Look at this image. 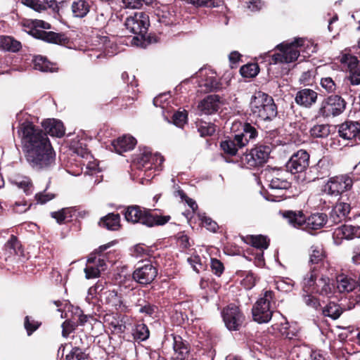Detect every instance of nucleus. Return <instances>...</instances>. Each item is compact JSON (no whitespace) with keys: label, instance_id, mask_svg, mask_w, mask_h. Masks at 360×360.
<instances>
[{"label":"nucleus","instance_id":"1","mask_svg":"<svg viewBox=\"0 0 360 360\" xmlns=\"http://www.w3.org/2000/svg\"><path fill=\"white\" fill-rule=\"evenodd\" d=\"M44 130L30 122H24L18 129L25 159L37 172H47L56 165V152L48 137L60 138L65 134L63 123L56 119L42 122Z\"/></svg>","mask_w":360,"mask_h":360},{"label":"nucleus","instance_id":"2","mask_svg":"<svg viewBox=\"0 0 360 360\" xmlns=\"http://www.w3.org/2000/svg\"><path fill=\"white\" fill-rule=\"evenodd\" d=\"M250 108V115L256 119V123L271 122L278 115L274 98L262 91H258L252 96Z\"/></svg>","mask_w":360,"mask_h":360},{"label":"nucleus","instance_id":"3","mask_svg":"<svg viewBox=\"0 0 360 360\" xmlns=\"http://www.w3.org/2000/svg\"><path fill=\"white\" fill-rule=\"evenodd\" d=\"M150 25L149 17L143 12L135 13L134 15L128 17L124 22L126 29L134 34L131 42L133 44L146 47L152 42L150 36H147V32Z\"/></svg>","mask_w":360,"mask_h":360},{"label":"nucleus","instance_id":"4","mask_svg":"<svg viewBox=\"0 0 360 360\" xmlns=\"http://www.w3.org/2000/svg\"><path fill=\"white\" fill-rule=\"evenodd\" d=\"M123 214L127 221L133 224L140 223L148 227L163 226L171 219L169 215L160 216L157 214L152 213L150 210H147L139 205L127 207Z\"/></svg>","mask_w":360,"mask_h":360},{"label":"nucleus","instance_id":"5","mask_svg":"<svg viewBox=\"0 0 360 360\" xmlns=\"http://www.w3.org/2000/svg\"><path fill=\"white\" fill-rule=\"evenodd\" d=\"M282 215L292 226L300 228L304 225V229L307 231L318 230L328 221V216L325 213H314L307 219L302 211L287 210L283 212Z\"/></svg>","mask_w":360,"mask_h":360},{"label":"nucleus","instance_id":"6","mask_svg":"<svg viewBox=\"0 0 360 360\" xmlns=\"http://www.w3.org/2000/svg\"><path fill=\"white\" fill-rule=\"evenodd\" d=\"M274 292L266 290L254 304L252 309L253 321L262 324L269 323L274 312Z\"/></svg>","mask_w":360,"mask_h":360},{"label":"nucleus","instance_id":"7","mask_svg":"<svg viewBox=\"0 0 360 360\" xmlns=\"http://www.w3.org/2000/svg\"><path fill=\"white\" fill-rule=\"evenodd\" d=\"M309 164V154L305 150L294 153L285 164L286 170L295 175L298 183L307 181L306 170Z\"/></svg>","mask_w":360,"mask_h":360},{"label":"nucleus","instance_id":"8","mask_svg":"<svg viewBox=\"0 0 360 360\" xmlns=\"http://www.w3.org/2000/svg\"><path fill=\"white\" fill-rule=\"evenodd\" d=\"M271 153V148L266 145H256L248 153L240 157L242 167L255 168L263 166L268 160Z\"/></svg>","mask_w":360,"mask_h":360},{"label":"nucleus","instance_id":"9","mask_svg":"<svg viewBox=\"0 0 360 360\" xmlns=\"http://www.w3.org/2000/svg\"><path fill=\"white\" fill-rule=\"evenodd\" d=\"M347 102L340 96L333 94L325 98L317 110L316 117H335L341 115L345 110Z\"/></svg>","mask_w":360,"mask_h":360},{"label":"nucleus","instance_id":"10","mask_svg":"<svg viewBox=\"0 0 360 360\" xmlns=\"http://www.w3.org/2000/svg\"><path fill=\"white\" fill-rule=\"evenodd\" d=\"M34 27L30 31V33L34 38L59 45H65L69 42V38L67 37L65 34L56 33L51 31L47 32L37 29V27H40L49 30L51 28L49 23L43 20H37L34 21Z\"/></svg>","mask_w":360,"mask_h":360},{"label":"nucleus","instance_id":"11","mask_svg":"<svg viewBox=\"0 0 360 360\" xmlns=\"http://www.w3.org/2000/svg\"><path fill=\"white\" fill-rule=\"evenodd\" d=\"M302 39H295L290 44L281 43L277 45L276 47L281 53L272 55L270 63H289L295 61L300 56L297 47L302 46Z\"/></svg>","mask_w":360,"mask_h":360},{"label":"nucleus","instance_id":"12","mask_svg":"<svg viewBox=\"0 0 360 360\" xmlns=\"http://www.w3.org/2000/svg\"><path fill=\"white\" fill-rule=\"evenodd\" d=\"M158 276V269L151 261L139 262L132 274L134 281L141 285H147L153 282Z\"/></svg>","mask_w":360,"mask_h":360},{"label":"nucleus","instance_id":"13","mask_svg":"<svg viewBox=\"0 0 360 360\" xmlns=\"http://www.w3.org/2000/svg\"><path fill=\"white\" fill-rule=\"evenodd\" d=\"M221 314L228 330L231 331L240 330L245 320V316L238 306L230 304L223 309Z\"/></svg>","mask_w":360,"mask_h":360},{"label":"nucleus","instance_id":"14","mask_svg":"<svg viewBox=\"0 0 360 360\" xmlns=\"http://www.w3.org/2000/svg\"><path fill=\"white\" fill-rule=\"evenodd\" d=\"M353 186V180L348 174L331 177L328 179L326 188L330 195L338 196L349 191Z\"/></svg>","mask_w":360,"mask_h":360},{"label":"nucleus","instance_id":"15","mask_svg":"<svg viewBox=\"0 0 360 360\" xmlns=\"http://www.w3.org/2000/svg\"><path fill=\"white\" fill-rule=\"evenodd\" d=\"M338 134L345 140L355 139L360 143V123L356 121L348 120L339 124Z\"/></svg>","mask_w":360,"mask_h":360},{"label":"nucleus","instance_id":"16","mask_svg":"<svg viewBox=\"0 0 360 360\" xmlns=\"http://www.w3.org/2000/svg\"><path fill=\"white\" fill-rule=\"evenodd\" d=\"M221 104V97L219 95H208L199 102L198 109L201 114L212 115L219 110Z\"/></svg>","mask_w":360,"mask_h":360},{"label":"nucleus","instance_id":"17","mask_svg":"<svg viewBox=\"0 0 360 360\" xmlns=\"http://www.w3.org/2000/svg\"><path fill=\"white\" fill-rule=\"evenodd\" d=\"M350 210L351 206L349 203L337 202L330 212L328 222L331 223V225L341 223L348 217Z\"/></svg>","mask_w":360,"mask_h":360},{"label":"nucleus","instance_id":"18","mask_svg":"<svg viewBox=\"0 0 360 360\" xmlns=\"http://www.w3.org/2000/svg\"><path fill=\"white\" fill-rule=\"evenodd\" d=\"M332 165L333 162L329 157H323L314 166L310 168V172L314 173L315 176L311 179H307V181L309 182L328 176Z\"/></svg>","mask_w":360,"mask_h":360},{"label":"nucleus","instance_id":"19","mask_svg":"<svg viewBox=\"0 0 360 360\" xmlns=\"http://www.w3.org/2000/svg\"><path fill=\"white\" fill-rule=\"evenodd\" d=\"M318 98V93L311 89H302L295 96V102L300 107L310 108L314 105Z\"/></svg>","mask_w":360,"mask_h":360},{"label":"nucleus","instance_id":"20","mask_svg":"<svg viewBox=\"0 0 360 360\" xmlns=\"http://www.w3.org/2000/svg\"><path fill=\"white\" fill-rule=\"evenodd\" d=\"M290 182L287 179L280 177H274L269 184L271 192H268L266 199L270 201H280L283 198L282 195H276V191L287 190L290 187Z\"/></svg>","mask_w":360,"mask_h":360},{"label":"nucleus","instance_id":"21","mask_svg":"<svg viewBox=\"0 0 360 360\" xmlns=\"http://www.w3.org/2000/svg\"><path fill=\"white\" fill-rule=\"evenodd\" d=\"M360 226L343 224L336 228L333 236L335 239L352 240L354 238H360Z\"/></svg>","mask_w":360,"mask_h":360},{"label":"nucleus","instance_id":"22","mask_svg":"<svg viewBox=\"0 0 360 360\" xmlns=\"http://www.w3.org/2000/svg\"><path fill=\"white\" fill-rule=\"evenodd\" d=\"M137 141L131 136L124 135L112 141V146L118 154L132 150Z\"/></svg>","mask_w":360,"mask_h":360},{"label":"nucleus","instance_id":"23","mask_svg":"<svg viewBox=\"0 0 360 360\" xmlns=\"http://www.w3.org/2000/svg\"><path fill=\"white\" fill-rule=\"evenodd\" d=\"M173 349L177 360H186L189 357V345L179 335H173Z\"/></svg>","mask_w":360,"mask_h":360},{"label":"nucleus","instance_id":"24","mask_svg":"<svg viewBox=\"0 0 360 360\" xmlns=\"http://www.w3.org/2000/svg\"><path fill=\"white\" fill-rule=\"evenodd\" d=\"M243 131L236 134L238 143L245 146L250 141H255L258 136L257 129L250 123L245 122L242 126Z\"/></svg>","mask_w":360,"mask_h":360},{"label":"nucleus","instance_id":"25","mask_svg":"<svg viewBox=\"0 0 360 360\" xmlns=\"http://www.w3.org/2000/svg\"><path fill=\"white\" fill-rule=\"evenodd\" d=\"M98 225L110 231H117L120 227V216L119 214L109 213L101 218Z\"/></svg>","mask_w":360,"mask_h":360},{"label":"nucleus","instance_id":"26","mask_svg":"<svg viewBox=\"0 0 360 360\" xmlns=\"http://www.w3.org/2000/svg\"><path fill=\"white\" fill-rule=\"evenodd\" d=\"M150 155V149L144 147L142 150H140V153L135 155L133 162L134 165L139 169H151V165L149 162V158Z\"/></svg>","mask_w":360,"mask_h":360},{"label":"nucleus","instance_id":"27","mask_svg":"<svg viewBox=\"0 0 360 360\" xmlns=\"http://www.w3.org/2000/svg\"><path fill=\"white\" fill-rule=\"evenodd\" d=\"M238 139L236 134L233 137H228L220 143L221 149L229 155H236L238 150L244 147V145L238 143Z\"/></svg>","mask_w":360,"mask_h":360},{"label":"nucleus","instance_id":"28","mask_svg":"<svg viewBox=\"0 0 360 360\" xmlns=\"http://www.w3.org/2000/svg\"><path fill=\"white\" fill-rule=\"evenodd\" d=\"M357 287V282L353 278L340 275L337 277V288L340 292H349Z\"/></svg>","mask_w":360,"mask_h":360},{"label":"nucleus","instance_id":"29","mask_svg":"<svg viewBox=\"0 0 360 360\" xmlns=\"http://www.w3.org/2000/svg\"><path fill=\"white\" fill-rule=\"evenodd\" d=\"M71 9L75 18H82L89 12L90 4L88 0H74Z\"/></svg>","mask_w":360,"mask_h":360},{"label":"nucleus","instance_id":"30","mask_svg":"<svg viewBox=\"0 0 360 360\" xmlns=\"http://www.w3.org/2000/svg\"><path fill=\"white\" fill-rule=\"evenodd\" d=\"M4 250L8 257L22 255L23 250L18 238L12 235L4 245Z\"/></svg>","mask_w":360,"mask_h":360},{"label":"nucleus","instance_id":"31","mask_svg":"<svg viewBox=\"0 0 360 360\" xmlns=\"http://www.w3.org/2000/svg\"><path fill=\"white\" fill-rule=\"evenodd\" d=\"M316 271V267H311L303 278L302 290L306 293H314V288L317 282Z\"/></svg>","mask_w":360,"mask_h":360},{"label":"nucleus","instance_id":"32","mask_svg":"<svg viewBox=\"0 0 360 360\" xmlns=\"http://www.w3.org/2000/svg\"><path fill=\"white\" fill-rule=\"evenodd\" d=\"M77 339L82 343V340L80 337L75 338V345L72 347L70 353L66 355V360H88L89 354H86L84 349L78 345Z\"/></svg>","mask_w":360,"mask_h":360},{"label":"nucleus","instance_id":"33","mask_svg":"<svg viewBox=\"0 0 360 360\" xmlns=\"http://www.w3.org/2000/svg\"><path fill=\"white\" fill-rule=\"evenodd\" d=\"M101 292V299L105 304L112 307L120 306L122 304L121 297L118 296L117 292L115 290H106L99 291Z\"/></svg>","mask_w":360,"mask_h":360},{"label":"nucleus","instance_id":"34","mask_svg":"<svg viewBox=\"0 0 360 360\" xmlns=\"http://www.w3.org/2000/svg\"><path fill=\"white\" fill-rule=\"evenodd\" d=\"M310 250L309 263L310 264L322 265L326 257L323 247L314 245L311 247Z\"/></svg>","mask_w":360,"mask_h":360},{"label":"nucleus","instance_id":"35","mask_svg":"<svg viewBox=\"0 0 360 360\" xmlns=\"http://www.w3.org/2000/svg\"><path fill=\"white\" fill-rule=\"evenodd\" d=\"M0 46L8 51L17 52L21 49V43L10 36H0Z\"/></svg>","mask_w":360,"mask_h":360},{"label":"nucleus","instance_id":"36","mask_svg":"<svg viewBox=\"0 0 360 360\" xmlns=\"http://www.w3.org/2000/svg\"><path fill=\"white\" fill-rule=\"evenodd\" d=\"M340 62L342 68L349 72L359 67L358 58L349 53H342L340 56Z\"/></svg>","mask_w":360,"mask_h":360},{"label":"nucleus","instance_id":"37","mask_svg":"<svg viewBox=\"0 0 360 360\" xmlns=\"http://www.w3.org/2000/svg\"><path fill=\"white\" fill-rule=\"evenodd\" d=\"M342 312V308L334 302H330L322 309V314L333 320L338 319Z\"/></svg>","mask_w":360,"mask_h":360},{"label":"nucleus","instance_id":"38","mask_svg":"<svg viewBox=\"0 0 360 360\" xmlns=\"http://www.w3.org/2000/svg\"><path fill=\"white\" fill-rule=\"evenodd\" d=\"M132 335L136 341L143 342L149 338L150 331L145 323H138L132 329Z\"/></svg>","mask_w":360,"mask_h":360},{"label":"nucleus","instance_id":"39","mask_svg":"<svg viewBox=\"0 0 360 360\" xmlns=\"http://www.w3.org/2000/svg\"><path fill=\"white\" fill-rule=\"evenodd\" d=\"M195 124L198 131L202 137L211 136L216 131V125L212 122L200 120L195 122Z\"/></svg>","mask_w":360,"mask_h":360},{"label":"nucleus","instance_id":"40","mask_svg":"<svg viewBox=\"0 0 360 360\" xmlns=\"http://www.w3.org/2000/svg\"><path fill=\"white\" fill-rule=\"evenodd\" d=\"M34 68L41 72H53V64L46 57L37 56L33 60Z\"/></svg>","mask_w":360,"mask_h":360},{"label":"nucleus","instance_id":"41","mask_svg":"<svg viewBox=\"0 0 360 360\" xmlns=\"http://www.w3.org/2000/svg\"><path fill=\"white\" fill-rule=\"evenodd\" d=\"M332 292V288L329 283L328 278L321 277L317 280L314 293H318L321 295H328Z\"/></svg>","mask_w":360,"mask_h":360},{"label":"nucleus","instance_id":"42","mask_svg":"<svg viewBox=\"0 0 360 360\" xmlns=\"http://www.w3.org/2000/svg\"><path fill=\"white\" fill-rule=\"evenodd\" d=\"M96 262V257H93L91 254L87 259V264L84 269L85 277L87 279L97 278L100 276V271L97 267L94 264Z\"/></svg>","mask_w":360,"mask_h":360},{"label":"nucleus","instance_id":"43","mask_svg":"<svg viewBox=\"0 0 360 360\" xmlns=\"http://www.w3.org/2000/svg\"><path fill=\"white\" fill-rule=\"evenodd\" d=\"M13 182L18 188L23 189L26 195H30L32 193V184L29 177H16Z\"/></svg>","mask_w":360,"mask_h":360},{"label":"nucleus","instance_id":"44","mask_svg":"<svg viewBox=\"0 0 360 360\" xmlns=\"http://www.w3.org/2000/svg\"><path fill=\"white\" fill-rule=\"evenodd\" d=\"M253 247L258 249H267L269 245V240L262 235L251 236L249 242Z\"/></svg>","mask_w":360,"mask_h":360},{"label":"nucleus","instance_id":"45","mask_svg":"<svg viewBox=\"0 0 360 360\" xmlns=\"http://www.w3.org/2000/svg\"><path fill=\"white\" fill-rule=\"evenodd\" d=\"M310 134L315 138H325L330 134V127L328 124L314 125L310 129Z\"/></svg>","mask_w":360,"mask_h":360},{"label":"nucleus","instance_id":"46","mask_svg":"<svg viewBox=\"0 0 360 360\" xmlns=\"http://www.w3.org/2000/svg\"><path fill=\"white\" fill-rule=\"evenodd\" d=\"M200 86L205 87V90L209 91H214L221 88V84L214 76H208L200 84Z\"/></svg>","mask_w":360,"mask_h":360},{"label":"nucleus","instance_id":"47","mask_svg":"<svg viewBox=\"0 0 360 360\" xmlns=\"http://www.w3.org/2000/svg\"><path fill=\"white\" fill-rule=\"evenodd\" d=\"M240 72L243 77H254L259 73V67L255 63L246 64L240 68Z\"/></svg>","mask_w":360,"mask_h":360},{"label":"nucleus","instance_id":"48","mask_svg":"<svg viewBox=\"0 0 360 360\" xmlns=\"http://www.w3.org/2000/svg\"><path fill=\"white\" fill-rule=\"evenodd\" d=\"M321 87L328 94L335 93L337 84L330 77H322L320 81Z\"/></svg>","mask_w":360,"mask_h":360},{"label":"nucleus","instance_id":"49","mask_svg":"<svg viewBox=\"0 0 360 360\" xmlns=\"http://www.w3.org/2000/svg\"><path fill=\"white\" fill-rule=\"evenodd\" d=\"M51 215L58 224L63 223L68 218L72 217L71 210L70 208H63L58 212H53Z\"/></svg>","mask_w":360,"mask_h":360},{"label":"nucleus","instance_id":"50","mask_svg":"<svg viewBox=\"0 0 360 360\" xmlns=\"http://www.w3.org/2000/svg\"><path fill=\"white\" fill-rule=\"evenodd\" d=\"M41 323L34 320H30V317L27 316L25 318L24 326L27 331V335H31L34 331H36Z\"/></svg>","mask_w":360,"mask_h":360},{"label":"nucleus","instance_id":"51","mask_svg":"<svg viewBox=\"0 0 360 360\" xmlns=\"http://www.w3.org/2000/svg\"><path fill=\"white\" fill-rule=\"evenodd\" d=\"M164 160L165 159L162 155L158 153L153 154L150 150L149 162L150 163V165H151V169L162 170V165Z\"/></svg>","mask_w":360,"mask_h":360},{"label":"nucleus","instance_id":"52","mask_svg":"<svg viewBox=\"0 0 360 360\" xmlns=\"http://www.w3.org/2000/svg\"><path fill=\"white\" fill-rule=\"evenodd\" d=\"M140 314H144L150 317H155L158 314V307L152 303H148L146 305L143 306L139 309Z\"/></svg>","mask_w":360,"mask_h":360},{"label":"nucleus","instance_id":"53","mask_svg":"<svg viewBox=\"0 0 360 360\" xmlns=\"http://www.w3.org/2000/svg\"><path fill=\"white\" fill-rule=\"evenodd\" d=\"M54 6H57L56 2L54 0H50L49 1H46L44 2H41L38 0H35L34 6L32 9L34 10L35 11L40 13L41 11H46L48 8H53Z\"/></svg>","mask_w":360,"mask_h":360},{"label":"nucleus","instance_id":"54","mask_svg":"<svg viewBox=\"0 0 360 360\" xmlns=\"http://www.w3.org/2000/svg\"><path fill=\"white\" fill-rule=\"evenodd\" d=\"M346 78L351 85L357 86L360 84V67L349 71Z\"/></svg>","mask_w":360,"mask_h":360},{"label":"nucleus","instance_id":"55","mask_svg":"<svg viewBox=\"0 0 360 360\" xmlns=\"http://www.w3.org/2000/svg\"><path fill=\"white\" fill-rule=\"evenodd\" d=\"M191 4L197 6H206V7H219L222 1L221 0H191Z\"/></svg>","mask_w":360,"mask_h":360},{"label":"nucleus","instance_id":"56","mask_svg":"<svg viewBox=\"0 0 360 360\" xmlns=\"http://www.w3.org/2000/svg\"><path fill=\"white\" fill-rule=\"evenodd\" d=\"M303 300L307 306L316 310H317L321 306L319 299L311 295V293H307L306 295H304Z\"/></svg>","mask_w":360,"mask_h":360},{"label":"nucleus","instance_id":"57","mask_svg":"<svg viewBox=\"0 0 360 360\" xmlns=\"http://www.w3.org/2000/svg\"><path fill=\"white\" fill-rule=\"evenodd\" d=\"M174 124L179 127H181L186 122L187 114L184 112H176L172 116Z\"/></svg>","mask_w":360,"mask_h":360},{"label":"nucleus","instance_id":"58","mask_svg":"<svg viewBox=\"0 0 360 360\" xmlns=\"http://www.w3.org/2000/svg\"><path fill=\"white\" fill-rule=\"evenodd\" d=\"M211 268L212 272L217 276H220L224 270L223 263L220 260L215 258L211 259Z\"/></svg>","mask_w":360,"mask_h":360},{"label":"nucleus","instance_id":"59","mask_svg":"<svg viewBox=\"0 0 360 360\" xmlns=\"http://www.w3.org/2000/svg\"><path fill=\"white\" fill-rule=\"evenodd\" d=\"M103 287L101 283H97L95 285L91 287L88 290V295L85 298L86 302L90 304L94 297V295L99 293V291H102Z\"/></svg>","mask_w":360,"mask_h":360},{"label":"nucleus","instance_id":"60","mask_svg":"<svg viewBox=\"0 0 360 360\" xmlns=\"http://www.w3.org/2000/svg\"><path fill=\"white\" fill-rule=\"evenodd\" d=\"M77 327L76 321L66 320L62 324L63 331L62 335L63 337H67L68 334L75 328Z\"/></svg>","mask_w":360,"mask_h":360},{"label":"nucleus","instance_id":"61","mask_svg":"<svg viewBox=\"0 0 360 360\" xmlns=\"http://www.w3.org/2000/svg\"><path fill=\"white\" fill-rule=\"evenodd\" d=\"M203 226H205L207 230L212 232H216L219 228L217 222L213 221L211 218L204 216L201 219Z\"/></svg>","mask_w":360,"mask_h":360},{"label":"nucleus","instance_id":"62","mask_svg":"<svg viewBox=\"0 0 360 360\" xmlns=\"http://www.w3.org/2000/svg\"><path fill=\"white\" fill-rule=\"evenodd\" d=\"M149 253V248L143 244H137L134 247V255H135L136 257H143L144 255H148Z\"/></svg>","mask_w":360,"mask_h":360},{"label":"nucleus","instance_id":"63","mask_svg":"<svg viewBox=\"0 0 360 360\" xmlns=\"http://www.w3.org/2000/svg\"><path fill=\"white\" fill-rule=\"evenodd\" d=\"M187 261L192 266L193 269L198 273L200 271L199 267L202 268V264L200 262V258L198 255L191 256L188 258Z\"/></svg>","mask_w":360,"mask_h":360},{"label":"nucleus","instance_id":"64","mask_svg":"<svg viewBox=\"0 0 360 360\" xmlns=\"http://www.w3.org/2000/svg\"><path fill=\"white\" fill-rule=\"evenodd\" d=\"M352 262L354 264H360V243L354 245L352 250Z\"/></svg>","mask_w":360,"mask_h":360}]
</instances>
